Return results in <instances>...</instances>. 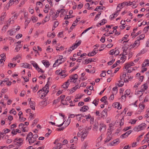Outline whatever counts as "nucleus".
I'll return each mask as SVG.
<instances>
[{"mask_svg":"<svg viewBox=\"0 0 149 149\" xmlns=\"http://www.w3.org/2000/svg\"><path fill=\"white\" fill-rule=\"evenodd\" d=\"M145 37V35L144 34H141L139 36V37H138L137 40H136L134 43L133 44V45H131V46H132V47L134 48L136 46L138 47L140 45V41L141 40H142Z\"/></svg>","mask_w":149,"mask_h":149,"instance_id":"obj_1","label":"nucleus"},{"mask_svg":"<svg viewBox=\"0 0 149 149\" xmlns=\"http://www.w3.org/2000/svg\"><path fill=\"white\" fill-rule=\"evenodd\" d=\"M23 139L17 137L14 140L13 142L14 144L19 146L23 144Z\"/></svg>","mask_w":149,"mask_h":149,"instance_id":"obj_2","label":"nucleus"},{"mask_svg":"<svg viewBox=\"0 0 149 149\" xmlns=\"http://www.w3.org/2000/svg\"><path fill=\"white\" fill-rule=\"evenodd\" d=\"M99 130L100 132L103 133L106 130V126L105 124L103 123H101L100 124Z\"/></svg>","mask_w":149,"mask_h":149,"instance_id":"obj_3","label":"nucleus"},{"mask_svg":"<svg viewBox=\"0 0 149 149\" xmlns=\"http://www.w3.org/2000/svg\"><path fill=\"white\" fill-rule=\"evenodd\" d=\"M31 136H29V134L27 135L26 138V140L28 139V141L29 144L31 145L32 143H33L36 141V139H35L33 137H31Z\"/></svg>","mask_w":149,"mask_h":149,"instance_id":"obj_4","label":"nucleus"},{"mask_svg":"<svg viewBox=\"0 0 149 149\" xmlns=\"http://www.w3.org/2000/svg\"><path fill=\"white\" fill-rule=\"evenodd\" d=\"M134 63L133 62H131L129 63H127L125 64L123 68V69H129L131 66L134 65Z\"/></svg>","mask_w":149,"mask_h":149,"instance_id":"obj_5","label":"nucleus"},{"mask_svg":"<svg viewBox=\"0 0 149 149\" xmlns=\"http://www.w3.org/2000/svg\"><path fill=\"white\" fill-rule=\"evenodd\" d=\"M132 130H130L127 131L125 133L121 135L120 136V137L122 139H124L126 138L127 137L128 135L131 134V133L132 132Z\"/></svg>","mask_w":149,"mask_h":149,"instance_id":"obj_6","label":"nucleus"},{"mask_svg":"<svg viewBox=\"0 0 149 149\" xmlns=\"http://www.w3.org/2000/svg\"><path fill=\"white\" fill-rule=\"evenodd\" d=\"M88 133V131L86 130L82 134V136L81 137V140L82 141H83L84 140L85 137L87 136Z\"/></svg>","mask_w":149,"mask_h":149,"instance_id":"obj_7","label":"nucleus"},{"mask_svg":"<svg viewBox=\"0 0 149 149\" xmlns=\"http://www.w3.org/2000/svg\"><path fill=\"white\" fill-rule=\"evenodd\" d=\"M119 139H117L114 140L112 142L110 143L108 145L111 146L118 144V143L120 142H119Z\"/></svg>","mask_w":149,"mask_h":149,"instance_id":"obj_8","label":"nucleus"},{"mask_svg":"<svg viewBox=\"0 0 149 149\" xmlns=\"http://www.w3.org/2000/svg\"><path fill=\"white\" fill-rule=\"evenodd\" d=\"M133 2H131L130 1L129 2H123L120 4L121 6L124 7L125 6H131L132 5Z\"/></svg>","mask_w":149,"mask_h":149,"instance_id":"obj_9","label":"nucleus"},{"mask_svg":"<svg viewBox=\"0 0 149 149\" xmlns=\"http://www.w3.org/2000/svg\"><path fill=\"white\" fill-rule=\"evenodd\" d=\"M111 132H108L107 134H108V136L107 137L105 140L104 142L106 143H107L111 139V137H110V135L111 134Z\"/></svg>","mask_w":149,"mask_h":149,"instance_id":"obj_10","label":"nucleus"},{"mask_svg":"<svg viewBox=\"0 0 149 149\" xmlns=\"http://www.w3.org/2000/svg\"><path fill=\"white\" fill-rule=\"evenodd\" d=\"M88 109L89 107L88 106L84 105L80 108V111H81L86 112L88 110Z\"/></svg>","mask_w":149,"mask_h":149,"instance_id":"obj_11","label":"nucleus"},{"mask_svg":"<svg viewBox=\"0 0 149 149\" xmlns=\"http://www.w3.org/2000/svg\"><path fill=\"white\" fill-rule=\"evenodd\" d=\"M42 62L47 68L50 65V63L48 61L43 60Z\"/></svg>","mask_w":149,"mask_h":149,"instance_id":"obj_12","label":"nucleus"},{"mask_svg":"<svg viewBox=\"0 0 149 149\" xmlns=\"http://www.w3.org/2000/svg\"><path fill=\"white\" fill-rule=\"evenodd\" d=\"M139 125L141 130L144 129L147 126V125L144 123H142Z\"/></svg>","mask_w":149,"mask_h":149,"instance_id":"obj_13","label":"nucleus"},{"mask_svg":"<svg viewBox=\"0 0 149 149\" xmlns=\"http://www.w3.org/2000/svg\"><path fill=\"white\" fill-rule=\"evenodd\" d=\"M69 83L68 81L64 83L63 85H62L61 87L63 88H67L69 85Z\"/></svg>","mask_w":149,"mask_h":149,"instance_id":"obj_14","label":"nucleus"},{"mask_svg":"<svg viewBox=\"0 0 149 149\" xmlns=\"http://www.w3.org/2000/svg\"><path fill=\"white\" fill-rule=\"evenodd\" d=\"M45 100H43L40 102L39 103V104L40 105H44L45 106H46L47 105V100L45 99Z\"/></svg>","mask_w":149,"mask_h":149,"instance_id":"obj_15","label":"nucleus"},{"mask_svg":"<svg viewBox=\"0 0 149 149\" xmlns=\"http://www.w3.org/2000/svg\"><path fill=\"white\" fill-rule=\"evenodd\" d=\"M29 136H31V137H33L35 139H36L38 137V134H34V135L33 134V133L31 132H30L29 133Z\"/></svg>","mask_w":149,"mask_h":149,"instance_id":"obj_16","label":"nucleus"},{"mask_svg":"<svg viewBox=\"0 0 149 149\" xmlns=\"http://www.w3.org/2000/svg\"><path fill=\"white\" fill-rule=\"evenodd\" d=\"M31 63L32 64L33 66L35 67L36 69L37 68L39 69V67L35 61H31Z\"/></svg>","mask_w":149,"mask_h":149,"instance_id":"obj_17","label":"nucleus"},{"mask_svg":"<svg viewBox=\"0 0 149 149\" xmlns=\"http://www.w3.org/2000/svg\"><path fill=\"white\" fill-rule=\"evenodd\" d=\"M80 86H79L78 85H76L75 86L73 87L72 89L70 90V91L71 93V92H72V93L75 91L76 89L77 88H79Z\"/></svg>","mask_w":149,"mask_h":149,"instance_id":"obj_18","label":"nucleus"},{"mask_svg":"<svg viewBox=\"0 0 149 149\" xmlns=\"http://www.w3.org/2000/svg\"><path fill=\"white\" fill-rule=\"evenodd\" d=\"M16 32L15 30L13 29H11L8 31V33L10 35L12 36L14 35V34H15Z\"/></svg>","mask_w":149,"mask_h":149,"instance_id":"obj_19","label":"nucleus"},{"mask_svg":"<svg viewBox=\"0 0 149 149\" xmlns=\"http://www.w3.org/2000/svg\"><path fill=\"white\" fill-rule=\"evenodd\" d=\"M124 117H123L122 118L120 119H119L118 120V121L117 122V123H119L120 125V126L122 125H123L124 124Z\"/></svg>","mask_w":149,"mask_h":149,"instance_id":"obj_20","label":"nucleus"},{"mask_svg":"<svg viewBox=\"0 0 149 149\" xmlns=\"http://www.w3.org/2000/svg\"><path fill=\"white\" fill-rule=\"evenodd\" d=\"M101 22L100 23H99L96 25L97 26H98V24H100V26L104 25L107 22V20L105 19H103L101 21Z\"/></svg>","mask_w":149,"mask_h":149,"instance_id":"obj_21","label":"nucleus"},{"mask_svg":"<svg viewBox=\"0 0 149 149\" xmlns=\"http://www.w3.org/2000/svg\"><path fill=\"white\" fill-rule=\"evenodd\" d=\"M85 63H84V64H87L91 62L92 61H93L92 59L91 58H89L88 59H86L85 60Z\"/></svg>","mask_w":149,"mask_h":149,"instance_id":"obj_22","label":"nucleus"},{"mask_svg":"<svg viewBox=\"0 0 149 149\" xmlns=\"http://www.w3.org/2000/svg\"><path fill=\"white\" fill-rule=\"evenodd\" d=\"M79 64H77L76 66L75 67H74L71 70H70V72L71 73L72 72H73L75 70H76L79 67Z\"/></svg>","mask_w":149,"mask_h":149,"instance_id":"obj_23","label":"nucleus"},{"mask_svg":"<svg viewBox=\"0 0 149 149\" xmlns=\"http://www.w3.org/2000/svg\"><path fill=\"white\" fill-rule=\"evenodd\" d=\"M6 13L5 12L3 13L2 14L1 16V20L2 21H3L4 19L6 16Z\"/></svg>","mask_w":149,"mask_h":149,"instance_id":"obj_24","label":"nucleus"},{"mask_svg":"<svg viewBox=\"0 0 149 149\" xmlns=\"http://www.w3.org/2000/svg\"><path fill=\"white\" fill-rule=\"evenodd\" d=\"M115 105H117V106H115V108H117L118 109H121L122 106H120V102H116L115 104Z\"/></svg>","mask_w":149,"mask_h":149,"instance_id":"obj_25","label":"nucleus"},{"mask_svg":"<svg viewBox=\"0 0 149 149\" xmlns=\"http://www.w3.org/2000/svg\"><path fill=\"white\" fill-rule=\"evenodd\" d=\"M95 51H92L91 52H89L87 54V55L89 56H93L96 54V53L94 52Z\"/></svg>","mask_w":149,"mask_h":149,"instance_id":"obj_26","label":"nucleus"},{"mask_svg":"<svg viewBox=\"0 0 149 149\" xmlns=\"http://www.w3.org/2000/svg\"><path fill=\"white\" fill-rule=\"evenodd\" d=\"M67 81L69 83V82H74L75 83V84H76V83L75 81H74V80H73V78L72 77H71V76L69 77V79L67 80Z\"/></svg>","mask_w":149,"mask_h":149,"instance_id":"obj_27","label":"nucleus"},{"mask_svg":"<svg viewBox=\"0 0 149 149\" xmlns=\"http://www.w3.org/2000/svg\"><path fill=\"white\" fill-rule=\"evenodd\" d=\"M133 130L134 131L136 132H139L141 131L140 129L139 125L135 126Z\"/></svg>","mask_w":149,"mask_h":149,"instance_id":"obj_28","label":"nucleus"},{"mask_svg":"<svg viewBox=\"0 0 149 149\" xmlns=\"http://www.w3.org/2000/svg\"><path fill=\"white\" fill-rule=\"evenodd\" d=\"M99 101V99H97V100L95 99L93 102V104H95V106H97L98 104V103Z\"/></svg>","mask_w":149,"mask_h":149,"instance_id":"obj_29","label":"nucleus"},{"mask_svg":"<svg viewBox=\"0 0 149 149\" xmlns=\"http://www.w3.org/2000/svg\"><path fill=\"white\" fill-rule=\"evenodd\" d=\"M139 107L142 110L145 107V105L143 103H140L139 105Z\"/></svg>","mask_w":149,"mask_h":149,"instance_id":"obj_30","label":"nucleus"},{"mask_svg":"<svg viewBox=\"0 0 149 149\" xmlns=\"http://www.w3.org/2000/svg\"><path fill=\"white\" fill-rule=\"evenodd\" d=\"M39 86L38 85H36V86L33 88V92H36L38 89Z\"/></svg>","mask_w":149,"mask_h":149,"instance_id":"obj_31","label":"nucleus"},{"mask_svg":"<svg viewBox=\"0 0 149 149\" xmlns=\"http://www.w3.org/2000/svg\"><path fill=\"white\" fill-rule=\"evenodd\" d=\"M65 11V10L64 9H58V13H61L60 16H61V15L63 14L64 13Z\"/></svg>","mask_w":149,"mask_h":149,"instance_id":"obj_32","label":"nucleus"},{"mask_svg":"<svg viewBox=\"0 0 149 149\" xmlns=\"http://www.w3.org/2000/svg\"><path fill=\"white\" fill-rule=\"evenodd\" d=\"M70 117H69L67 121L65 123V124L66 125V126H67L70 124Z\"/></svg>","mask_w":149,"mask_h":149,"instance_id":"obj_33","label":"nucleus"},{"mask_svg":"<svg viewBox=\"0 0 149 149\" xmlns=\"http://www.w3.org/2000/svg\"><path fill=\"white\" fill-rule=\"evenodd\" d=\"M71 76V77H72L73 78V80L74 81H76V79H78V75L77 74H75L73 75H72Z\"/></svg>","mask_w":149,"mask_h":149,"instance_id":"obj_34","label":"nucleus"},{"mask_svg":"<svg viewBox=\"0 0 149 149\" xmlns=\"http://www.w3.org/2000/svg\"><path fill=\"white\" fill-rule=\"evenodd\" d=\"M126 71L127 72H126V73L127 74V75H128L127 73H131V72L133 70H135V69L134 68H132V70L131 69H126Z\"/></svg>","mask_w":149,"mask_h":149,"instance_id":"obj_35","label":"nucleus"},{"mask_svg":"<svg viewBox=\"0 0 149 149\" xmlns=\"http://www.w3.org/2000/svg\"><path fill=\"white\" fill-rule=\"evenodd\" d=\"M105 7L103 6L101 8V6H98L96 7V8L94 10L95 11H98V10L99 9H101L102 10H103L104 8H105Z\"/></svg>","mask_w":149,"mask_h":149,"instance_id":"obj_36","label":"nucleus"},{"mask_svg":"<svg viewBox=\"0 0 149 149\" xmlns=\"http://www.w3.org/2000/svg\"><path fill=\"white\" fill-rule=\"evenodd\" d=\"M107 110L106 109H104L102 112L101 113H100L101 114H103L106 115V116H107Z\"/></svg>","mask_w":149,"mask_h":149,"instance_id":"obj_37","label":"nucleus"},{"mask_svg":"<svg viewBox=\"0 0 149 149\" xmlns=\"http://www.w3.org/2000/svg\"><path fill=\"white\" fill-rule=\"evenodd\" d=\"M0 56L3 59V61H5L6 58V54L5 53L1 54Z\"/></svg>","mask_w":149,"mask_h":149,"instance_id":"obj_38","label":"nucleus"},{"mask_svg":"<svg viewBox=\"0 0 149 149\" xmlns=\"http://www.w3.org/2000/svg\"><path fill=\"white\" fill-rule=\"evenodd\" d=\"M15 0H10L8 3V6H10L12 5L14 2Z\"/></svg>","mask_w":149,"mask_h":149,"instance_id":"obj_39","label":"nucleus"},{"mask_svg":"<svg viewBox=\"0 0 149 149\" xmlns=\"http://www.w3.org/2000/svg\"><path fill=\"white\" fill-rule=\"evenodd\" d=\"M106 71L104 70L102 71V73L100 74V76L102 77H105L106 75Z\"/></svg>","mask_w":149,"mask_h":149,"instance_id":"obj_40","label":"nucleus"},{"mask_svg":"<svg viewBox=\"0 0 149 149\" xmlns=\"http://www.w3.org/2000/svg\"><path fill=\"white\" fill-rule=\"evenodd\" d=\"M38 121V118L35 119L33 121L32 125L35 126Z\"/></svg>","mask_w":149,"mask_h":149,"instance_id":"obj_41","label":"nucleus"},{"mask_svg":"<svg viewBox=\"0 0 149 149\" xmlns=\"http://www.w3.org/2000/svg\"><path fill=\"white\" fill-rule=\"evenodd\" d=\"M61 103L63 105H68V104H67V102L66 100H61Z\"/></svg>","mask_w":149,"mask_h":149,"instance_id":"obj_42","label":"nucleus"},{"mask_svg":"<svg viewBox=\"0 0 149 149\" xmlns=\"http://www.w3.org/2000/svg\"><path fill=\"white\" fill-rule=\"evenodd\" d=\"M130 92L131 91L129 89H127L125 92V94L127 96L130 95Z\"/></svg>","mask_w":149,"mask_h":149,"instance_id":"obj_43","label":"nucleus"},{"mask_svg":"<svg viewBox=\"0 0 149 149\" xmlns=\"http://www.w3.org/2000/svg\"><path fill=\"white\" fill-rule=\"evenodd\" d=\"M8 90V89L7 88H5L2 89L1 91V93H5Z\"/></svg>","mask_w":149,"mask_h":149,"instance_id":"obj_44","label":"nucleus"},{"mask_svg":"<svg viewBox=\"0 0 149 149\" xmlns=\"http://www.w3.org/2000/svg\"><path fill=\"white\" fill-rule=\"evenodd\" d=\"M9 113H12L14 115H15L16 114V111L14 109H13L10 111Z\"/></svg>","mask_w":149,"mask_h":149,"instance_id":"obj_45","label":"nucleus"},{"mask_svg":"<svg viewBox=\"0 0 149 149\" xmlns=\"http://www.w3.org/2000/svg\"><path fill=\"white\" fill-rule=\"evenodd\" d=\"M115 59H113L111 60V61L108 62L107 63V64L108 65H111L115 61Z\"/></svg>","mask_w":149,"mask_h":149,"instance_id":"obj_46","label":"nucleus"},{"mask_svg":"<svg viewBox=\"0 0 149 149\" xmlns=\"http://www.w3.org/2000/svg\"><path fill=\"white\" fill-rule=\"evenodd\" d=\"M25 126V125L22 123H20L19 125V128L20 129H21L22 130L24 127V126Z\"/></svg>","mask_w":149,"mask_h":149,"instance_id":"obj_47","label":"nucleus"},{"mask_svg":"<svg viewBox=\"0 0 149 149\" xmlns=\"http://www.w3.org/2000/svg\"><path fill=\"white\" fill-rule=\"evenodd\" d=\"M119 84H118V86L119 87H122L124 85V82L121 80L119 81Z\"/></svg>","mask_w":149,"mask_h":149,"instance_id":"obj_48","label":"nucleus"},{"mask_svg":"<svg viewBox=\"0 0 149 149\" xmlns=\"http://www.w3.org/2000/svg\"><path fill=\"white\" fill-rule=\"evenodd\" d=\"M28 13L26 12H24V18H25L26 20H27V19L28 18Z\"/></svg>","mask_w":149,"mask_h":149,"instance_id":"obj_49","label":"nucleus"},{"mask_svg":"<svg viewBox=\"0 0 149 149\" xmlns=\"http://www.w3.org/2000/svg\"><path fill=\"white\" fill-rule=\"evenodd\" d=\"M29 130L28 127L27 126L24 127L23 129L22 130V132H26L28 131Z\"/></svg>","mask_w":149,"mask_h":149,"instance_id":"obj_50","label":"nucleus"},{"mask_svg":"<svg viewBox=\"0 0 149 149\" xmlns=\"http://www.w3.org/2000/svg\"><path fill=\"white\" fill-rule=\"evenodd\" d=\"M31 18L33 22H36L38 20V18L32 16Z\"/></svg>","mask_w":149,"mask_h":149,"instance_id":"obj_51","label":"nucleus"},{"mask_svg":"<svg viewBox=\"0 0 149 149\" xmlns=\"http://www.w3.org/2000/svg\"><path fill=\"white\" fill-rule=\"evenodd\" d=\"M142 86H143V88L145 90H146L148 88V85L146 83L144 84Z\"/></svg>","mask_w":149,"mask_h":149,"instance_id":"obj_52","label":"nucleus"},{"mask_svg":"<svg viewBox=\"0 0 149 149\" xmlns=\"http://www.w3.org/2000/svg\"><path fill=\"white\" fill-rule=\"evenodd\" d=\"M148 98H149V95H147L143 101V102H147L148 100Z\"/></svg>","mask_w":149,"mask_h":149,"instance_id":"obj_53","label":"nucleus"},{"mask_svg":"<svg viewBox=\"0 0 149 149\" xmlns=\"http://www.w3.org/2000/svg\"><path fill=\"white\" fill-rule=\"evenodd\" d=\"M8 80V78H6L4 79V80L3 81H1V83L0 84V85L1 86H3V84H4L3 82H6Z\"/></svg>","mask_w":149,"mask_h":149,"instance_id":"obj_54","label":"nucleus"},{"mask_svg":"<svg viewBox=\"0 0 149 149\" xmlns=\"http://www.w3.org/2000/svg\"><path fill=\"white\" fill-rule=\"evenodd\" d=\"M107 99V97L106 96H105L103 97H102V98L100 99V100L102 102H104V101H105Z\"/></svg>","mask_w":149,"mask_h":149,"instance_id":"obj_55","label":"nucleus"},{"mask_svg":"<svg viewBox=\"0 0 149 149\" xmlns=\"http://www.w3.org/2000/svg\"><path fill=\"white\" fill-rule=\"evenodd\" d=\"M148 64H149V63L144 62L142 64V67H145L146 66L148 65Z\"/></svg>","mask_w":149,"mask_h":149,"instance_id":"obj_56","label":"nucleus"},{"mask_svg":"<svg viewBox=\"0 0 149 149\" xmlns=\"http://www.w3.org/2000/svg\"><path fill=\"white\" fill-rule=\"evenodd\" d=\"M22 35L21 34H18L15 36V38L17 39H18L22 37Z\"/></svg>","mask_w":149,"mask_h":149,"instance_id":"obj_57","label":"nucleus"},{"mask_svg":"<svg viewBox=\"0 0 149 149\" xmlns=\"http://www.w3.org/2000/svg\"><path fill=\"white\" fill-rule=\"evenodd\" d=\"M77 47V46H76L75 45V44H73V45L71 47H70V48H72V50H74Z\"/></svg>","mask_w":149,"mask_h":149,"instance_id":"obj_58","label":"nucleus"},{"mask_svg":"<svg viewBox=\"0 0 149 149\" xmlns=\"http://www.w3.org/2000/svg\"><path fill=\"white\" fill-rule=\"evenodd\" d=\"M100 41L102 43H104L105 42V37L104 36L102 37Z\"/></svg>","mask_w":149,"mask_h":149,"instance_id":"obj_59","label":"nucleus"},{"mask_svg":"<svg viewBox=\"0 0 149 149\" xmlns=\"http://www.w3.org/2000/svg\"><path fill=\"white\" fill-rule=\"evenodd\" d=\"M83 5L82 3L79 4L77 8V9H81L83 6Z\"/></svg>","mask_w":149,"mask_h":149,"instance_id":"obj_60","label":"nucleus"},{"mask_svg":"<svg viewBox=\"0 0 149 149\" xmlns=\"http://www.w3.org/2000/svg\"><path fill=\"white\" fill-rule=\"evenodd\" d=\"M19 57H20V55L19 54V55H17L15 57L13 58L12 59V60H17L18 59V58Z\"/></svg>","mask_w":149,"mask_h":149,"instance_id":"obj_61","label":"nucleus"},{"mask_svg":"<svg viewBox=\"0 0 149 149\" xmlns=\"http://www.w3.org/2000/svg\"><path fill=\"white\" fill-rule=\"evenodd\" d=\"M58 16V15H57V14H55V15H53L52 17V18L53 20H55L56 19V18Z\"/></svg>","mask_w":149,"mask_h":149,"instance_id":"obj_62","label":"nucleus"},{"mask_svg":"<svg viewBox=\"0 0 149 149\" xmlns=\"http://www.w3.org/2000/svg\"><path fill=\"white\" fill-rule=\"evenodd\" d=\"M18 17V15L17 14H15L12 17L13 19H16Z\"/></svg>","mask_w":149,"mask_h":149,"instance_id":"obj_63","label":"nucleus"},{"mask_svg":"<svg viewBox=\"0 0 149 149\" xmlns=\"http://www.w3.org/2000/svg\"><path fill=\"white\" fill-rule=\"evenodd\" d=\"M119 53V51L118 50H116L114 51V54L116 56L118 55Z\"/></svg>","mask_w":149,"mask_h":149,"instance_id":"obj_64","label":"nucleus"}]
</instances>
